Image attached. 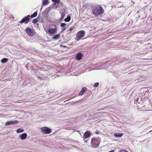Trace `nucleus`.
Wrapping results in <instances>:
<instances>
[{"label": "nucleus", "mask_w": 152, "mask_h": 152, "mask_svg": "<svg viewBox=\"0 0 152 152\" xmlns=\"http://www.w3.org/2000/svg\"><path fill=\"white\" fill-rule=\"evenodd\" d=\"M104 12V10L101 6L93 7L92 13L95 16H98L102 14Z\"/></svg>", "instance_id": "1"}, {"label": "nucleus", "mask_w": 152, "mask_h": 152, "mask_svg": "<svg viewBox=\"0 0 152 152\" xmlns=\"http://www.w3.org/2000/svg\"><path fill=\"white\" fill-rule=\"evenodd\" d=\"M100 141V138L98 137L97 138H93L91 140V145L94 148L97 147L99 145Z\"/></svg>", "instance_id": "2"}, {"label": "nucleus", "mask_w": 152, "mask_h": 152, "mask_svg": "<svg viewBox=\"0 0 152 152\" xmlns=\"http://www.w3.org/2000/svg\"><path fill=\"white\" fill-rule=\"evenodd\" d=\"M25 31L27 34L30 37L33 36L35 35V32L31 28H26Z\"/></svg>", "instance_id": "3"}, {"label": "nucleus", "mask_w": 152, "mask_h": 152, "mask_svg": "<svg viewBox=\"0 0 152 152\" xmlns=\"http://www.w3.org/2000/svg\"><path fill=\"white\" fill-rule=\"evenodd\" d=\"M85 31H79L76 35V39L77 41L80 40L81 38L84 37L85 34Z\"/></svg>", "instance_id": "4"}, {"label": "nucleus", "mask_w": 152, "mask_h": 152, "mask_svg": "<svg viewBox=\"0 0 152 152\" xmlns=\"http://www.w3.org/2000/svg\"><path fill=\"white\" fill-rule=\"evenodd\" d=\"M57 28V26L54 25L53 27H50L48 30V32L50 34H56Z\"/></svg>", "instance_id": "5"}, {"label": "nucleus", "mask_w": 152, "mask_h": 152, "mask_svg": "<svg viewBox=\"0 0 152 152\" xmlns=\"http://www.w3.org/2000/svg\"><path fill=\"white\" fill-rule=\"evenodd\" d=\"M40 129L42 131V133L43 134H49L51 132V130L48 127H43L41 128Z\"/></svg>", "instance_id": "6"}, {"label": "nucleus", "mask_w": 152, "mask_h": 152, "mask_svg": "<svg viewBox=\"0 0 152 152\" xmlns=\"http://www.w3.org/2000/svg\"><path fill=\"white\" fill-rule=\"evenodd\" d=\"M30 15H28L27 16L23 18L22 20L19 22V23H28L30 19Z\"/></svg>", "instance_id": "7"}, {"label": "nucleus", "mask_w": 152, "mask_h": 152, "mask_svg": "<svg viewBox=\"0 0 152 152\" xmlns=\"http://www.w3.org/2000/svg\"><path fill=\"white\" fill-rule=\"evenodd\" d=\"M65 11V9H63V10H61L60 12L61 15V17L59 20L60 21H61L64 18V16L66 14Z\"/></svg>", "instance_id": "8"}, {"label": "nucleus", "mask_w": 152, "mask_h": 152, "mask_svg": "<svg viewBox=\"0 0 152 152\" xmlns=\"http://www.w3.org/2000/svg\"><path fill=\"white\" fill-rule=\"evenodd\" d=\"M91 134V133L89 131H86L84 133L83 135V138L84 139H87L89 137Z\"/></svg>", "instance_id": "9"}, {"label": "nucleus", "mask_w": 152, "mask_h": 152, "mask_svg": "<svg viewBox=\"0 0 152 152\" xmlns=\"http://www.w3.org/2000/svg\"><path fill=\"white\" fill-rule=\"evenodd\" d=\"M18 122L17 121H9L6 122L5 124L6 126H9L13 124L18 123Z\"/></svg>", "instance_id": "10"}, {"label": "nucleus", "mask_w": 152, "mask_h": 152, "mask_svg": "<svg viewBox=\"0 0 152 152\" xmlns=\"http://www.w3.org/2000/svg\"><path fill=\"white\" fill-rule=\"evenodd\" d=\"M27 136V134L26 133H23L19 135L20 139L22 140L26 139Z\"/></svg>", "instance_id": "11"}, {"label": "nucleus", "mask_w": 152, "mask_h": 152, "mask_svg": "<svg viewBox=\"0 0 152 152\" xmlns=\"http://www.w3.org/2000/svg\"><path fill=\"white\" fill-rule=\"evenodd\" d=\"M140 91L142 96H144L145 94L146 93L147 91V90L146 88H144L141 89Z\"/></svg>", "instance_id": "12"}, {"label": "nucleus", "mask_w": 152, "mask_h": 152, "mask_svg": "<svg viewBox=\"0 0 152 152\" xmlns=\"http://www.w3.org/2000/svg\"><path fill=\"white\" fill-rule=\"evenodd\" d=\"M86 90V88H82L81 90L79 92V94L80 95H82L84 94Z\"/></svg>", "instance_id": "13"}, {"label": "nucleus", "mask_w": 152, "mask_h": 152, "mask_svg": "<svg viewBox=\"0 0 152 152\" xmlns=\"http://www.w3.org/2000/svg\"><path fill=\"white\" fill-rule=\"evenodd\" d=\"M82 54L81 53H78L76 56V58L77 60H80L82 57Z\"/></svg>", "instance_id": "14"}, {"label": "nucleus", "mask_w": 152, "mask_h": 152, "mask_svg": "<svg viewBox=\"0 0 152 152\" xmlns=\"http://www.w3.org/2000/svg\"><path fill=\"white\" fill-rule=\"evenodd\" d=\"M59 4H58V9L60 10H63V9H64L63 7L64 5L61 2H60Z\"/></svg>", "instance_id": "15"}, {"label": "nucleus", "mask_w": 152, "mask_h": 152, "mask_svg": "<svg viewBox=\"0 0 152 152\" xmlns=\"http://www.w3.org/2000/svg\"><path fill=\"white\" fill-rule=\"evenodd\" d=\"M123 134L121 133H116L114 134V135L116 137H121Z\"/></svg>", "instance_id": "16"}, {"label": "nucleus", "mask_w": 152, "mask_h": 152, "mask_svg": "<svg viewBox=\"0 0 152 152\" xmlns=\"http://www.w3.org/2000/svg\"><path fill=\"white\" fill-rule=\"evenodd\" d=\"M24 131V130L21 128H19L16 130L17 132L18 133L23 132Z\"/></svg>", "instance_id": "17"}, {"label": "nucleus", "mask_w": 152, "mask_h": 152, "mask_svg": "<svg viewBox=\"0 0 152 152\" xmlns=\"http://www.w3.org/2000/svg\"><path fill=\"white\" fill-rule=\"evenodd\" d=\"M8 60V59L6 58H3L1 60V62L2 63H5L7 62Z\"/></svg>", "instance_id": "18"}, {"label": "nucleus", "mask_w": 152, "mask_h": 152, "mask_svg": "<svg viewBox=\"0 0 152 152\" xmlns=\"http://www.w3.org/2000/svg\"><path fill=\"white\" fill-rule=\"evenodd\" d=\"M60 35L59 34H56L53 37V38L54 39H56L59 38Z\"/></svg>", "instance_id": "19"}, {"label": "nucleus", "mask_w": 152, "mask_h": 152, "mask_svg": "<svg viewBox=\"0 0 152 152\" xmlns=\"http://www.w3.org/2000/svg\"><path fill=\"white\" fill-rule=\"evenodd\" d=\"M32 67H33V66H32V65H30L29 64H27L26 66V67L28 69H32Z\"/></svg>", "instance_id": "20"}, {"label": "nucleus", "mask_w": 152, "mask_h": 152, "mask_svg": "<svg viewBox=\"0 0 152 152\" xmlns=\"http://www.w3.org/2000/svg\"><path fill=\"white\" fill-rule=\"evenodd\" d=\"M70 17L69 16H68L67 17L64 19V21L66 22H69L70 20Z\"/></svg>", "instance_id": "21"}, {"label": "nucleus", "mask_w": 152, "mask_h": 152, "mask_svg": "<svg viewBox=\"0 0 152 152\" xmlns=\"http://www.w3.org/2000/svg\"><path fill=\"white\" fill-rule=\"evenodd\" d=\"M48 2V0H43L42 2V5H46Z\"/></svg>", "instance_id": "22"}, {"label": "nucleus", "mask_w": 152, "mask_h": 152, "mask_svg": "<svg viewBox=\"0 0 152 152\" xmlns=\"http://www.w3.org/2000/svg\"><path fill=\"white\" fill-rule=\"evenodd\" d=\"M37 15V12H35L33 14L30 16V17L31 18H34Z\"/></svg>", "instance_id": "23"}, {"label": "nucleus", "mask_w": 152, "mask_h": 152, "mask_svg": "<svg viewBox=\"0 0 152 152\" xmlns=\"http://www.w3.org/2000/svg\"><path fill=\"white\" fill-rule=\"evenodd\" d=\"M52 1L55 3L59 4L60 2V0H52Z\"/></svg>", "instance_id": "24"}, {"label": "nucleus", "mask_w": 152, "mask_h": 152, "mask_svg": "<svg viewBox=\"0 0 152 152\" xmlns=\"http://www.w3.org/2000/svg\"><path fill=\"white\" fill-rule=\"evenodd\" d=\"M53 5L55 6L54 7L53 6H52L53 7L54 9H56L57 8H58V4L56 5V4L54 3L53 4Z\"/></svg>", "instance_id": "25"}, {"label": "nucleus", "mask_w": 152, "mask_h": 152, "mask_svg": "<svg viewBox=\"0 0 152 152\" xmlns=\"http://www.w3.org/2000/svg\"><path fill=\"white\" fill-rule=\"evenodd\" d=\"M38 21V20L37 19H34L32 21V23L34 24L36 23Z\"/></svg>", "instance_id": "26"}, {"label": "nucleus", "mask_w": 152, "mask_h": 152, "mask_svg": "<svg viewBox=\"0 0 152 152\" xmlns=\"http://www.w3.org/2000/svg\"><path fill=\"white\" fill-rule=\"evenodd\" d=\"M66 29V27L65 26L62 27V29L61 31V32H63Z\"/></svg>", "instance_id": "27"}, {"label": "nucleus", "mask_w": 152, "mask_h": 152, "mask_svg": "<svg viewBox=\"0 0 152 152\" xmlns=\"http://www.w3.org/2000/svg\"><path fill=\"white\" fill-rule=\"evenodd\" d=\"M66 25V24L65 23H61L60 25V26L63 27H64Z\"/></svg>", "instance_id": "28"}, {"label": "nucleus", "mask_w": 152, "mask_h": 152, "mask_svg": "<svg viewBox=\"0 0 152 152\" xmlns=\"http://www.w3.org/2000/svg\"><path fill=\"white\" fill-rule=\"evenodd\" d=\"M99 85V83H96L94 84V87H97Z\"/></svg>", "instance_id": "29"}, {"label": "nucleus", "mask_w": 152, "mask_h": 152, "mask_svg": "<svg viewBox=\"0 0 152 152\" xmlns=\"http://www.w3.org/2000/svg\"><path fill=\"white\" fill-rule=\"evenodd\" d=\"M37 77L39 79H40V80H43V79L41 78V77H40V76H38V75H37Z\"/></svg>", "instance_id": "30"}, {"label": "nucleus", "mask_w": 152, "mask_h": 152, "mask_svg": "<svg viewBox=\"0 0 152 152\" xmlns=\"http://www.w3.org/2000/svg\"><path fill=\"white\" fill-rule=\"evenodd\" d=\"M73 29V28L72 27H71L68 30V32L69 31H72V30Z\"/></svg>", "instance_id": "31"}, {"label": "nucleus", "mask_w": 152, "mask_h": 152, "mask_svg": "<svg viewBox=\"0 0 152 152\" xmlns=\"http://www.w3.org/2000/svg\"><path fill=\"white\" fill-rule=\"evenodd\" d=\"M53 8L52 6H51L49 7L48 8V10H50L51 9V8Z\"/></svg>", "instance_id": "32"}, {"label": "nucleus", "mask_w": 152, "mask_h": 152, "mask_svg": "<svg viewBox=\"0 0 152 152\" xmlns=\"http://www.w3.org/2000/svg\"><path fill=\"white\" fill-rule=\"evenodd\" d=\"M139 99H140L139 98H138L137 99H136V102H138Z\"/></svg>", "instance_id": "33"}, {"label": "nucleus", "mask_w": 152, "mask_h": 152, "mask_svg": "<svg viewBox=\"0 0 152 152\" xmlns=\"http://www.w3.org/2000/svg\"><path fill=\"white\" fill-rule=\"evenodd\" d=\"M114 150H112V151H109L108 152H114Z\"/></svg>", "instance_id": "34"}, {"label": "nucleus", "mask_w": 152, "mask_h": 152, "mask_svg": "<svg viewBox=\"0 0 152 152\" xmlns=\"http://www.w3.org/2000/svg\"><path fill=\"white\" fill-rule=\"evenodd\" d=\"M120 152H128V151H120Z\"/></svg>", "instance_id": "35"}, {"label": "nucleus", "mask_w": 152, "mask_h": 152, "mask_svg": "<svg viewBox=\"0 0 152 152\" xmlns=\"http://www.w3.org/2000/svg\"><path fill=\"white\" fill-rule=\"evenodd\" d=\"M99 132H95V133L96 134H99Z\"/></svg>", "instance_id": "36"}, {"label": "nucleus", "mask_w": 152, "mask_h": 152, "mask_svg": "<svg viewBox=\"0 0 152 152\" xmlns=\"http://www.w3.org/2000/svg\"><path fill=\"white\" fill-rule=\"evenodd\" d=\"M117 61H118L117 60H116L115 61V63H117Z\"/></svg>", "instance_id": "37"}, {"label": "nucleus", "mask_w": 152, "mask_h": 152, "mask_svg": "<svg viewBox=\"0 0 152 152\" xmlns=\"http://www.w3.org/2000/svg\"><path fill=\"white\" fill-rule=\"evenodd\" d=\"M103 66V65H102V64H101V65H100V66Z\"/></svg>", "instance_id": "38"}, {"label": "nucleus", "mask_w": 152, "mask_h": 152, "mask_svg": "<svg viewBox=\"0 0 152 152\" xmlns=\"http://www.w3.org/2000/svg\"><path fill=\"white\" fill-rule=\"evenodd\" d=\"M152 130H151V131L149 132H152Z\"/></svg>", "instance_id": "39"}, {"label": "nucleus", "mask_w": 152, "mask_h": 152, "mask_svg": "<svg viewBox=\"0 0 152 152\" xmlns=\"http://www.w3.org/2000/svg\"><path fill=\"white\" fill-rule=\"evenodd\" d=\"M99 64H97L96 65H98Z\"/></svg>", "instance_id": "40"}]
</instances>
